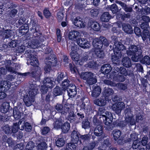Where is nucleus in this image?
Here are the masks:
<instances>
[{"instance_id": "nucleus-45", "label": "nucleus", "mask_w": 150, "mask_h": 150, "mask_svg": "<svg viewBox=\"0 0 150 150\" xmlns=\"http://www.w3.org/2000/svg\"><path fill=\"white\" fill-rule=\"evenodd\" d=\"M110 139L109 138H107L104 139L101 145V148L105 150H106L109 146L110 145V143L109 141Z\"/></svg>"}, {"instance_id": "nucleus-27", "label": "nucleus", "mask_w": 150, "mask_h": 150, "mask_svg": "<svg viewBox=\"0 0 150 150\" xmlns=\"http://www.w3.org/2000/svg\"><path fill=\"white\" fill-rule=\"evenodd\" d=\"M103 96H101L100 98L95 100H94V103L96 105L100 106H103L105 105L106 102H107L106 99Z\"/></svg>"}, {"instance_id": "nucleus-17", "label": "nucleus", "mask_w": 150, "mask_h": 150, "mask_svg": "<svg viewBox=\"0 0 150 150\" xmlns=\"http://www.w3.org/2000/svg\"><path fill=\"white\" fill-rule=\"evenodd\" d=\"M44 86L49 88H52L55 84V81H53V79L50 77H47L43 81Z\"/></svg>"}, {"instance_id": "nucleus-35", "label": "nucleus", "mask_w": 150, "mask_h": 150, "mask_svg": "<svg viewBox=\"0 0 150 150\" xmlns=\"http://www.w3.org/2000/svg\"><path fill=\"white\" fill-rule=\"evenodd\" d=\"M63 88L56 86L53 89L52 93L55 96L61 95L63 94Z\"/></svg>"}, {"instance_id": "nucleus-25", "label": "nucleus", "mask_w": 150, "mask_h": 150, "mask_svg": "<svg viewBox=\"0 0 150 150\" xmlns=\"http://www.w3.org/2000/svg\"><path fill=\"white\" fill-rule=\"evenodd\" d=\"M88 24L94 31H98L100 29V25L97 22L91 20L89 21Z\"/></svg>"}, {"instance_id": "nucleus-34", "label": "nucleus", "mask_w": 150, "mask_h": 150, "mask_svg": "<svg viewBox=\"0 0 150 150\" xmlns=\"http://www.w3.org/2000/svg\"><path fill=\"white\" fill-rule=\"evenodd\" d=\"M55 142L56 145L58 147H61L64 146L65 141L63 137H57L56 138Z\"/></svg>"}, {"instance_id": "nucleus-62", "label": "nucleus", "mask_w": 150, "mask_h": 150, "mask_svg": "<svg viewBox=\"0 0 150 150\" xmlns=\"http://www.w3.org/2000/svg\"><path fill=\"white\" fill-rule=\"evenodd\" d=\"M142 85V89L143 90H146V88L148 83V81L146 79L144 78H142L141 79Z\"/></svg>"}, {"instance_id": "nucleus-20", "label": "nucleus", "mask_w": 150, "mask_h": 150, "mask_svg": "<svg viewBox=\"0 0 150 150\" xmlns=\"http://www.w3.org/2000/svg\"><path fill=\"white\" fill-rule=\"evenodd\" d=\"M18 11L15 9H13L11 11H8L7 13V21L9 22H11L14 18Z\"/></svg>"}, {"instance_id": "nucleus-52", "label": "nucleus", "mask_w": 150, "mask_h": 150, "mask_svg": "<svg viewBox=\"0 0 150 150\" xmlns=\"http://www.w3.org/2000/svg\"><path fill=\"white\" fill-rule=\"evenodd\" d=\"M48 88L45 86H42L40 90L41 97L42 99H44L45 98V95L47 93L48 91Z\"/></svg>"}, {"instance_id": "nucleus-32", "label": "nucleus", "mask_w": 150, "mask_h": 150, "mask_svg": "<svg viewBox=\"0 0 150 150\" xmlns=\"http://www.w3.org/2000/svg\"><path fill=\"white\" fill-rule=\"evenodd\" d=\"M10 107L9 103L8 102L3 103L0 108L1 112L4 114L8 111Z\"/></svg>"}, {"instance_id": "nucleus-40", "label": "nucleus", "mask_w": 150, "mask_h": 150, "mask_svg": "<svg viewBox=\"0 0 150 150\" xmlns=\"http://www.w3.org/2000/svg\"><path fill=\"white\" fill-rule=\"evenodd\" d=\"M64 103V102H62L63 105H64V107L62 104L59 103H57L55 106V109L59 112L61 113L62 114H64V105L66 103Z\"/></svg>"}, {"instance_id": "nucleus-28", "label": "nucleus", "mask_w": 150, "mask_h": 150, "mask_svg": "<svg viewBox=\"0 0 150 150\" xmlns=\"http://www.w3.org/2000/svg\"><path fill=\"white\" fill-rule=\"evenodd\" d=\"M121 63L124 67L126 68H129L132 66L131 59L128 57H124L122 60Z\"/></svg>"}, {"instance_id": "nucleus-19", "label": "nucleus", "mask_w": 150, "mask_h": 150, "mask_svg": "<svg viewBox=\"0 0 150 150\" xmlns=\"http://www.w3.org/2000/svg\"><path fill=\"white\" fill-rule=\"evenodd\" d=\"M114 69V72L115 74H120L125 76H127L128 75V72L126 68L124 67L118 66V67H115Z\"/></svg>"}, {"instance_id": "nucleus-46", "label": "nucleus", "mask_w": 150, "mask_h": 150, "mask_svg": "<svg viewBox=\"0 0 150 150\" xmlns=\"http://www.w3.org/2000/svg\"><path fill=\"white\" fill-rule=\"evenodd\" d=\"M70 124L68 122H66L62 124L61 129L62 132L64 133H66L68 132L70 128Z\"/></svg>"}, {"instance_id": "nucleus-26", "label": "nucleus", "mask_w": 150, "mask_h": 150, "mask_svg": "<svg viewBox=\"0 0 150 150\" xmlns=\"http://www.w3.org/2000/svg\"><path fill=\"white\" fill-rule=\"evenodd\" d=\"M76 143L74 142H71L67 143L65 146L61 150H75L77 144Z\"/></svg>"}, {"instance_id": "nucleus-54", "label": "nucleus", "mask_w": 150, "mask_h": 150, "mask_svg": "<svg viewBox=\"0 0 150 150\" xmlns=\"http://www.w3.org/2000/svg\"><path fill=\"white\" fill-rule=\"evenodd\" d=\"M97 66L98 64L96 61H94L93 59L89 61L88 63V67L91 68L95 69Z\"/></svg>"}, {"instance_id": "nucleus-31", "label": "nucleus", "mask_w": 150, "mask_h": 150, "mask_svg": "<svg viewBox=\"0 0 150 150\" xmlns=\"http://www.w3.org/2000/svg\"><path fill=\"white\" fill-rule=\"evenodd\" d=\"M103 133V126L100 125H97L94 130V133L95 135L97 137L100 136Z\"/></svg>"}, {"instance_id": "nucleus-13", "label": "nucleus", "mask_w": 150, "mask_h": 150, "mask_svg": "<svg viewBox=\"0 0 150 150\" xmlns=\"http://www.w3.org/2000/svg\"><path fill=\"white\" fill-rule=\"evenodd\" d=\"M117 25L119 28L122 27L123 30L127 34H131L133 32V29L131 26L128 23H122V22L117 23Z\"/></svg>"}, {"instance_id": "nucleus-36", "label": "nucleus", "mask_w": 150, "mask_h": 150, "mask_svg": "<svg viewBox=\"0 0 150 150\" xmlns=\"http://www.w3.org/2000/svg\"><path fill=\"white\" fill-rule=\"evenodd\" d=\"M111 16L107 12H104L100 17V20L103 22H107L111 18Z\"/></svg>"}, {"instance_id": "nucleus-11", "label": "nucleus", "mask_w": 150, "mask_h": 150, "mask_svg": "<svg viewBox=\"0 0 150 150\" xmlns=\"http://www.w3.org/2000/svg\"><path fill=\"white\" fill-rule=\"evenodd\" d=\"M7 81H1L0 85V99H2L5 98L6 96V94L5 93L7 90L8 86L7 85Z\"/></svg>"}, {"instance_id": "nucleus-23", "label": "nucleus", "mask_w": 150, "mask_h": 150, "mask_svg": "<svg viewBox=\"0 0 150 150\" xmlns=\"http://www.w3.org/2000/svg\"><path fill=\"white\" fill-rule=\"evenodd\" d=\"M93 40L92 44L94 50L96 49H102L103 46V43L102 39H99L100 38H92Z\"/></svg>"}, {"instance_id": "nucleus-12", "label": "nucleus", "mask_w": 150, "mask_h": 150, "mask_svg": "<svg viewBox=\"0 0 150 150\" xmlns=\"http://www.w3.org/2000/svg\"><path fill=\"white\" fill-rule=\"evenodd\" d=\"M114 93V91L112 88H105L103 93V96L108 102H109Z\"/></svg>"}, {"instance_id": "nucleus-9", "label": "nucleus", "mask_w": 150, "mask_h": 150, "mask_svg": "<svg viewBox=\"0 0 150 150\" xmlns=\"http://www.w3.org/2000/svg\"><path fill=\"white\" fill-rule=\"evenodd\" d=\"M67 44L68 43V40L72 41L74 39L77 40V42L78 45L81 48L84 49L88 48L89 43L87 41L86 38H65Z\"/></svg>"}, {"instance_id": "nucleus-56", "label": "nucleus", "mask_w": 150, "mask_h": 150, "mask_svg": "<svg viewBox=\"0 0 150 150\" xmlns=\"http://www.w3.org/2000/svg\"><path fill=\"white\" fill-rule=\"evenodd\" d=\"M79 33L78 31L73 30L69 32L68 38H78Z\"/></svg>"}, {"instance_id": "nucleus-5", "label": "nucleus", "mask_w": 150, "mask_h": 150, "mask_svg": "<svg viewBox=\"0 0 150 150\" xmlns=\"http://www.w3.org/2000/svg\"><path fill=\"white\" fill-rule=\"evenodd\" d=\"M80 77L85 82L89 85H93L97 82V79L94 74L91 72H85L81 73Z\"/></svg>"}, {"instance_id": "nucleus-58", "label": "nucleus", "mask_w": 150, "mask_h": 150, "mask_svg": "<svg viewBox=\"0 0 150 150\" xmlns=\"http://www.w3.org/2000/svg\"><path fill=\"white\" fill-rule=\"evenodd\" d=\"M43 14L46 18H50L51 16V13L49 10L48 8H45L43 10Z\"/></svg>"}, {"instance_id": "nucleus-6", "label": "nucleus", "mask_w": 150, "mask_h": 150, "mask_svg": "<svg viewBox=\"0 0 150 150\" xmlns=\"http://www.w3.org/2000/svg\"><path fill=\"white\" fill-rule=\"evenodd\" d=\"M119 47L117 48V52H115L114 51V55L112 56L111 59L113 64H117L120 63V59L122 56L121 53V51H122L125 48V46L123 45H120L119 44Z\"/></svg>"}, {"instance_id": "nucleus-42", "label": "nucleus", "mask_w": 150, "mask_h": 150, "mask_svg": "<svg viewBox=\"0 0 150 150\" xmlns=\"http://www.w3.org/2000/svg\"><path fill=\"white\" fill-rule=\"evenodd\" d=\"M13 115L16 120H19L21 117V113L17 109V108H14L13 111Z\"/></svg>"}, {"instance_id": "nucleus-59", "label": "nucleus", "mask_w": 150, "mask_h": 150, "mask_svg": "<svg viewBox=\"0 0 150 150\" xmlns=\"http://www.w3.org/2000/svg\"><path fill=\"white\" fill-rule=\"evenodd\" d=\"M3 129L4 133L7 134H12L11 132V127L9 126L8 125H6L4 126L3 127Z\"/></svg>"}, {"instance_id": "nucleus-49", "label": "nucleus", "mask_w": 150, "mask_h": 150, "mask_svg": "<svg viewBox=\"0 0 150 150\" xmlns=\"http://www.w3.org/2000/svg\"><path fill=\"white\" fill-rule=\"evenodd\" d=\"M108 9L111 11L113 14H115L118 12L119 9L116 4H113L111 6H109Z\"/></svg>"}, {"instance_id": "nucleus-41", "label": "nucleus", "mask_w": 150, "mask_h": 150, "mask_svg": "<svg viewBox=\"0 0 150 150\" xmlns=\"http://www.w3.org/2000/svg\"><path fill=\"white\" fill-rule=\"evenodd\" d=\"M142 8L141 9V14L145 15H147L150 13V8L148 7L145 5H141Z\"/></svg>"}, {"instance_id": "nucleus-38", "label": "nucleus", "mask_w": 150, "mask_h": 150, "mask_svg": "<svg viewBox=\"0 0 150 150\" xmlns=\"http://www.w3.org/2000/svg\"><path fill=\"white\" fill-rule=\"evenodd\" d=\"M125 121H116L114 122V125H115V127H119L121 128L125 127L127 124H128L129 126H131L129 125V123L127 122L125 120Z\"/></svg>"}, {"instance_id": "nucleus-64", "label": "nucleus", "mask_w": 150, "mask_h": 150, "mask_svg": "<svg viewBox=\"0 0 150 150\" xmlns=\"http://www.w3.org/2000/svg\"><path fill=\"white\" fill-rule=\"evenodd\" d=\"M134 32L136 35L139 37L142 36V32L140 29L137 27H135L134 29Z\"/></svg>"}, {"instance_id": "nucleus-47", "label": "nucleus", "mask_w": 150, "mask_h": 150, "mask_svg": "<svg viewBox=\"0 0 150 150\" xmlns=\"http://www.w3.org/2000/svg\"><path fill=\"white\" fill-rule=\"evenodd\" d=\"M112 133L114 140L116 141L119 140L118 139L121 134V131L118 129H115L113 131Z\"/></svg>"}, {"instance_id": "nucleus-4", "label": "nucleus", "mask_w": 150, "mask_h": 150, "mask_svg": "<svg viewBox=\"0 0 150 150\" xmlns=\"http://www.w3.org/2000/svg\"><path fill=\"white\" fill-rule=\"evenodd\" d=\"M107 113H106L107 116L104 115H100V119L101 122H103L107 126V129L110 131L113 129L115 125L114 122L113 124L112 123L113 118L112 114L110 112H107Z\"/></svg>"}, {"instance_id": "nucleus-55", "label": "nucleus", "mask_w": 150, "mask_h": 150, "mask_svg": "<svg viewBox=\"0 0 150 150\" xmlns=\"http://www.w3.org/2000/svg\"><path fill=\"white\" fill-rule=\"evenodd\" d=\"M47 144L45 142H41L37 146L38 150H45L47 148Z\"/></svg>"}, {"instance_id": "nucleus-43", "label": "nucleus", "mask_w": 150, "mask_h": 150, "mask_svg": "<svg viewBox=\"0 0 150 150\" xmlns=\"http://www.w3.org/2000/svg\"><path fill=\"white\" fill-rule=\"evenodd\" d=\"M81 124L82 128L85 129H88L90 126V122L87 117H85V119L82 120Z\"/></svg>"}, {"instance_id": "nucleus-18", "label": "nucleus", "mask_w": 150, "mask_h": 150, "mask_svg": "<svg viewBox=\"0 0 150 150\" xmlns=\"http://www.w3.org/2000/svg\"><path fill=\"white\" fill-rule=\"evenodd\" d=\"M38 39H35L31 41L30 46L33 48H38L42 47V42L44 40L42 38H38Z\"/></svg>"}, {"instance_id": "nucleus-2", "label": "nucleus", "mask_w": 150, "mask_h": 150, "mask_svg": "<svg viewBox=\"0 0 150 150\" xmlns=\"http://www.w3.org/2000/svg\"><path fill=\"white\" fill-rule=\"evenodd\" d=\"M142 51L141 47L135 45H132L129 47V50L127 51L128 56H131L132 60L134 62L139 61L140 62L146 65H150V57L147 55L143 57L142 54Z\"/></svg>"}, {"instance_id": "nucleus-44", "label": "nucleus", "mask_w": 150, "mask_h": 150, "mask_svg": "<svg viewBox=\"0 0 150 150\" xmlns=\"http://www.w3.org/2000/svg\"><path fill=\"white\" fill-rule=\"evenodd\" d=\"M11 128L12 134H13V135L15 136V134L18 132V129H20L19 123L17 122L13 123Z\"/></svg>"}, {"instance_id": "nucleus-16", "label": "nucleus", "mask_w": 150, "mask_h": 150, "mask_svg": "<svg viewBox=\"0 0 150 150\" xmlns=\"http://www.w3.org/2000/svg\"><path fill=\"white\" fill-rule=\"evenodd\" d=\"M125 105L122 102L116 103L113 105L112 109L118 114L120 113L122 110L125 108Z\"/></svg>"}, {"instance_id": "nucleus-21", "label": "nucleus", "mask_w": 150, "mask_h": 150, "mask_svg": "<svg viewBox=\"0 0 150 150\" xmlns=\"http://www.w3.org/2000/svg\"><path fill=\"white\" fill-rule=\"evenodd\" d=\"M80 135V134L78 131L73 130L71 134V142L77 144L79 141L80 143H81V142L79 137Z\"/></svg>"}, {"instance_id": "nucleus-57", "label": "nucleus", "mask_w": 150, "mask_h": 150, "mask_svg": "<svg viewBox=\"0 0 150 150\" xmlns=\"http://www.w3.org/2000/svg\"><path fill=\"white\" fill-rule=\"evenodd\" d=\"M34 146L35 144L33 142H29L26 146L25 150H33V149Z\"/></svg>"}, {"instance_id": "nucleus-48", "label": "nucleus", "mask_w": 150, "mask_h": 150, "mask_svg": "<svg viewBox=\"0 0 150 150\" xmlns=\"http://www.w3.org/2000/svg\"><path fill=\"white\" fill-rule=\"evenodd\" d=\"M116 75H115L113 77L114 81L117 82H123L125 80V77L123 75H120L117 74Z\"/></svg>"}, {"instance_id": "nucleus-7", "label": "nucleus", "mask_w": 150, "mask_h": 150, "mask_svg": "<svg viewBox=\"0 0 150 150\" xmlns=\"http://www.w3.org/2000/svg\"><path fill=\"white\" fill-rule=\"evenodd\" d=\"M64 115H66L68 113L67 117L68 119L71 122H73L76 119V115H75L74 110L71 108L70 104L66 103L64 105Z\"/></svg>"}, {"instance_id": "nucleus-8", "label": "nucleus", "mask_w": 150, "mask_h": 150, "mask_svg": "<svg viewBox=\"0 0 150 150\" xmlns=\"http://www.w3.org/2000/svg\"><path fill=\"white\" fill-rule=\"evenodd\" d=\"M71 52H70V55L72 59L74 61H75L76 63L78 64L79 59L80 57V56L77 52L79 49V47L77 45L75 44H74L73 46L71 47Z\"/></svg>"}, {"instance_id": "nucleus-22", "label": "nucleus", "mask_w": 150, "mask_h": 150, "mask_svg": "<svg viewBox=\"0 0 150 150\" xmlns=\"http://www.w3.org/2000/svg\"><path fill=\"white\" fill-rule=\"evenodd\" d=\"M66 90L67 91L69 97L71 98L74 97L77 94L76 87L74 84H72V86Z\"/></svg>"}, {"instance_id": "nucleus-29", "label": "nucleus", "mask_w": 150, "mask_h": 150, "mask_svg": "<svg viewBox=\"0 0 150 150\" xmlns=\"http://www.w3.org/2000/svg\"><path fill=\"white\" fill-rule=\"evenodd\" d=\"M73 23L75 25L78 27L82 28L85 27L83 19L79 17H76Z\"/></svg>"}, {"instance_id": "nucleus-37", "label": "nucleus", "mask_w": 150, "mask_h": 150, "mask_svg": "<svg viewBox=\"0 0 150 150\" xmlns=\"http://www.w3.org/2000/svg\"><path fill=\"white\" fill-rule=\"evenodd\" d=\"M61 83L62 84V88H63L64 91L69 88L72 86L73 83H71V81L68 79H65Z\"/></svg>"}, {"instance_id": "nucleus-33", "label": "nucleus", "mask_w": 150, "mask_h": 150, "mask_svg": "<svg viewBox=\"0 0 150 150\" xmlns=\"http://www.w3.org/2000/svg\"><path fill=\"white\" fill-rule=\"evenodd\" d=\"M101 88L100 86H96L92 92V97L96 98L99 96L101 93Z\"/></svg>"}, {"instance_id": "nucleus-15", "label": "nucleus", "mask_w": 150, "mask_h": 150, "mask_svg": "<svg viewBox=\"0 0 150 150\" xmlns=\"http://www.w3.org/2000/svg\"><path fill=\"white\" fill-rule=\"evenodd\" d=\"M46 60H47L46 62L50 65L51 66L54 67L57 64V58L56 55L52 54V53L49 56L46 57Z\"/></svg>"}, {"instance_id": "nucleus-50", "label": "nucleus", "mask_w": 150, "mask_h": 150, "mask_svg": "<svg viewBox=\"0 0 150 150\" xmlns=\"http://www.w3.org/2000/svg\"><path fill=\"white\" fill-rule=\"evenodd\" d=\"M24 129L26 132H30L31 130L32 126L29 123L26 122L24 124L23 126H22L21 129L23 130Z\"/></svg>"}, {"instance_id": "nucleus-61", "label": "nucleus", "mask_w": 150, "mask_h": 150, "mask_svg": "<svg viewBox=\"0 0 150 150\" xmlns=\"http://www.w3.org/2000/svg\"><path fill=\"white\" fill-rule=\"evenodd\" d=\"M11 40L12 41L8 44L10 48H14L18 46V40H12V38Z\"/></svg>"}, {"instance_id": "nucleus-3", "label": "nucleus", "mask_w": 150, "mask_h": 150, "mask_svg": "<svg viewBox=\"0 0 150 150\" xmlns=\"http://www.w3.org/2000/svg\"><path fill=\"white\" fill-rule=\"evenodd\" d=\"M25 21L23 20V18L18 20V22L16 23V27L19 28V33L18 35L16 34L15 36L14 34V32L11 30H0V36L2 38H10L13 36V38L15 37L18 36V37H21L24 35L26 34L29 31V27L28 25L25 23Z\"/></svg>"}, {"instance_id": "nucleus-63", "label": "nucleus", "mask_w": 150, "mask_h": 150, "mask_svg": "<svg viewBox=\"0 0 150 150\" xmlns=\"http://www.w3.org/2000/svg\"><path fill=\"white\" fill-rule=\"evenodd\" d=\"M139 143L138 142V140L137 139L134 140L132 145V148L133 149H137L139 147L140 145Z\"/></svg>"}, {"instance_id": "nucleus-53", "label": "nucleus", "mask_w": 150, "mask_h": 150, "mask_svg": "<svg viewBox=\"0 0 150 150\" xmlns=\"http://www.w3.org/2000/svg\"><path fill=\"white\" fill-rule=\"evenodd\" d=\"M84 111L86 112V114L89 115L93 113V110L89 103H88V105L87 106L86 109L84 110Z\"/></svg>"}, {"instance_id": "nucleus-1", "label": "nucleus", "mask_w": 150, "mask_h": 150, "mask_svg": "<svg viewBox=\"0 0 150 150\" xmlns=\"http://www.w3.org/2000/svg\"><path fill=\"white\" fill-rule=\"evenodd\" d=\"M30 64L33 67L31 72L18 73V75L22 76L23 78L28 77L33 79L30 81V88L28 93V95L27 94L23 97V101L27 107L32 105L35 101V95L39 93V89L40 87L37 86L36 83V82L40 81L41 74L40 68L38 66L39 63L38 59L33 55H30Z\"/></svg>"}, {"instance_id": "nucleus-51", "label": "nucleus", "mask_w": 150, "mask_h": 150, "mask_svg": "<svg viewBox=\"0 0 150 150\" xmlns=\"http://www.w3.org/2000/svg\"><path fill=\"white\" fill-rule=\"evenodd\" d=\"M69 67L71 72L72 74H76L77 71H78L77 67L73 63H69Z\"/></svg>"}, {"instance_id": "nucleus-24", "label": "nucleus", "mask_w": 150, "mask_h": 150, "mask_svg": "<svg viewBox=\"0 0 150 150\" xmlns=\"http://www.w3.org/2000/svg\"><path fill=\"white\" fill-rule=\"evenodd\" d=\"M37 28L36 25H34L32 26V28H30V30L33 34V37L32 38H33V37L34 38H41L42 33L39 29L37 30Z\"/></svg>"}, {"instance_id": "nucleus-60", "label": "nucleus", "mask_w": 150, "mask_h": 150, "mask_svg": "<svg viewBox=\"0 0 150 150\" xmlns=\"http://www.w3.org/2000/svg\"><path fill=\"white\" fill-rule=\"evenodd\" d=\"M141 38H150V32L148 29L143 30Z\"/></svg>"}, {"instance_id": "nucleus-10", "label": "nucleus", "mask_w": 150, "mask_h": 150, "mask_svg": "<svg viewBox=\"0 0 150 150\" xmlns=\"http://www.w3.org/2000/svg\"><path fill=\"white\" fill-rule=\"evenodd\" d=\"M125 115L126 117L125 120L127 123H129V125L131 126L135 125L136 122L133 116H130L131 114V110L129 108H127L125 110Z\"/></svg>"}, {"instance_id": "nucleus-30", "label": "nucleus", "mask_w": 150, "mask_h": 150, "mask_svg": "<svg viewBox=\"0 0 150 150\" xmlns=\"http://www.w3.org/2000/svg\"><path fill=\"white\" fill-rule=\"evenodd\" d=\"M89 59V53L87 52H84L82 54L81 59H79V62L78 64L82 66L84 62H86Z\"/></svg>"}, {"instance_id": "nucleus-14", "label": "nucleus", "mask_w": 150, "mask_h": 150, "mask_svg": "<svg viewBox=\"0 0 150 150\" xmlns=\"http://www.w3.org/2000/svg\"><path fill=\"white\" fill-rule=\"evenodd\" d=\"M105 55L104 52L100 48L94 49L92 54V57L93 58H98L100 60H103Z\"/></svg>"}, {"instance_id": "nucleus-39", "label": "nucleus", "mask_w": 150, "mask_h": 150, "mask_svg": "<svg viewBox=\"0 0 150 150\" xmlns=\"http://www.w3.org/2000/svg\"><path fill=\"white\" fill-rule=\"evenodd\" d=\"M57 78L55 80V83L58 84L62 82V80L65 77L63 72H61L58 73Z\"/></svg>"}]
</instances>
